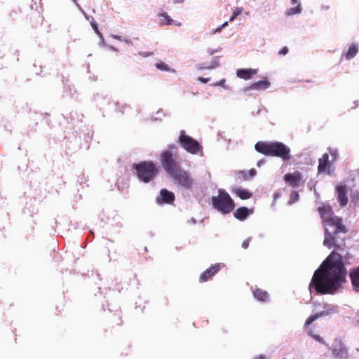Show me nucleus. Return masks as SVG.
Masks as SVG:
<instances>
[{"instance_id": "423d86ee", "label": "nucleus", "mask_w": 359, "mask_h": 359, "mask_svg": "<svg viewBox=\"0 0 359 359\" xmlns=\"http://www.w3.org/2000/svg\"><path fill=\"white\" fill-rule=\"evenodd\" d=\"M161 162L164 170L170 176L182 168L177 155H174L168 150L161 153Z\"/></svg>"}, {"instance_id": "9d476101", "label": "nucleus", "mask_w": 359, "mask_h": 359, "mask_svg": "<svg viewBox=\"0 0 359 359\" xmlns=\"http://www.w3.org/2000/svg\"><path fill=\"white\" fill-rule=\"evenodd\" d=\"M284 180L292 187H297L304 184L302 175L299 171L285 174Z\"/></svg>"}, {"instance_id": "0eeeda50", "label": "nucleus", "mask_w": 359, "mask_h": 359, "mask_svg": "<svg viewBox=\"0 0 359 359\" xmlns=\"http://www.w3.org/2000/svg\"><path fill=\"white\" fill-rule=\"evenodd\" d=\"M174 184L185 190H192L195 182L191 175L185 170L181 168L170 176Z\"/></svg>"}, {"instance_id": "6ab92c4d", "label": "nucleus", "mask_w": 359, "mask_h": 359, "mask_svg": "<svg viewBox=\"0 0 359 359\" xmlns=\"http://www.w3.org/2000/svg\"><path fill=\"white\" fill-rule=\"evenodd\" d=\"M231 191L242 200H246L252 197V194L248 189L242 188H233Z\"/></svg>"}, {"instance_id": "f257e3e1", "label": "nucleus", "mask_w": 359, "mask_h": 359, "mask_svg": "<svg viewBox=\"0 0 359 359\" xmlns=\"http://www.w3.org/2000/svg\"><path fill=\"white\" fill-rule=\"evenodd\" d=\"M346 276L341 256L332 252L314 272L309 285L310 292L315 290L317 294H334L345 282Z\"/></svg>"}, {"instance_id": "c85d7f7f", "label": "nucleus", "mask_w": 359, "mask_h": 359, "mask_svg": "<svg viewBox=\"0 0 359 359\" xmlns=\"http://www.w3.org/2000/svg\"><path fill=\"white\" fill-rule=\"evenodd\" d=\"M243 11V8L237 7L236 8L232 13V15L231 16L229 21L232 22Z\"/></svg>"}, {"instance_id": "4be33fe9", "label": "nucleus", "mask_w": 359, "mask_h": 359, "mask_svg": "<svg viewBox=\"0 0 359 359\" xmlns=\"http://www.w3.org/2000/svg\"><path fill=\"white\" fill-rule=\"evenodd\" d=\"M254 297L259 301L266 302L269 299V294L266 291L260 288H256L252 292Z\"/></svg>"}, {"instance_id": "393cba45", "label": "nucleus", "mask_w": 359, "mask_h": 359, "mask_svg": "<svg viewBox=\"0 0 359 359\" xmlns=\"http://www.w3.org/2000/svg\"><path fill=\"white\" fill-rule=\"evenodd\" d=\"M358 51V46L355 44H352L349 46L348 51L346 53V58L350 60L355 56Z\"/></svg>"}, {"instance_id": "2f4dec72", "label": "nucleus", "mask_w": 359, "mask_h": 359, "mask_svg": "<svg viewBox=\"0 0 359 359\" xmlns=\"http://www.w3.org/2000/svg\"><path fill=\"white\" fill-rule=\"evenodd\" d=\"M288 53V48L287 46L283 47L279 51L278 54L280 55H285Z\"/></svg>"}, {"instance_id": "39448f33", "label": "nucleus", "mask_w": 359, "mask_h": 359, "mask_svg": "<svg viewBox=\"0 0 359 359\" xmlns=\"http://www.w3.org/2000/svg\"><path fill=\"white\" fill-rule=\"evenodd\" d=\"M213 207L223 214L231 212L235 208V204L230 195L224 189L218 190V196L211 198Z\"/></svg>"}, {"instance_id": "a19ab883", "label": "nucleus", "mask_w": 359, "mask_h": 359, "mask_svg": "<svg viewBox=\"0 0 359 359\" xmlns=\"http://www.w3.org/2000/svg\"><path fill=\"white\" fill-rule=\"evenodd\" d=\"M228 25V22H225L222 26L221 27L218 28V30H220L222 27H226V25Z\"/></svg>"}, {"instance_id": "dca6fc26", "label": "nucleus", "mask_w": 359, "mask_h": 359, "mask_svg": "<svg viewBox=\"0 0 359 359\" xmlns=\"http://www.w3.org/2000/svg\"><path fill=\"white\" fill-rule=\"evenodd\" d=\"M337 199L341 206H345L348 203L347 187L346 185H339L337 187Z\"/></svg>"}, {"instance_id": "ddd939ff", "label": "nucleus", "mask_w": 359, "mask_h": 359, "mask_svg": "<svg viewBox=\"0 0 359 359\" xmlns=\"http://www.w3.org/2000/svg\"><path fill=\"white\" fill-rule=\"evenodd\" d=\"M330 168L329 154L325 153L318 159V173H323L327 171V173H330Z\"/></svg>"}, {"instance_id": "1a4fd4ad", "label": "nucleus", "mask_w": 359, "mask_h": 359, "mask_svg": "<svg viewBox=\"0 0 359 359\" xmlns=\"http://www.w3.org/2000/svg\"><path fill=\"white\" fill-rule=\"evenodd\" d=\"M323 308H324L323 311L316 313L309 316L306 319V320L305 321L304 325V328L308 327L311 323H313L318 318H319L320 317L328 316L330 314H332V313L336 312L335 307L333 306L325 304L323 305Z\"/></svg>"}, {"instance_id": "7ed1b4c3", "label": "nucleus", "mask_w": 359, "mask_h": 359, "mask_svg": "<svg viewBox=\"0 0 359 359\" xmlns=\"http://www.w3.org/2000/svg\"><path fill=\"white\" fill-rule=\"evenodd\" d=\"M346 226L342 224L341 218L334 216L332 219H330L325 223V238L323 241V245L328 248L334 247L335 248H339V247L335 243L334 236L339 233H346Z\"/></svg>"}, {"instance_id": "4c0bfd02", "label": "nucleus", "mask_w": 359, "mask_h": 359, "mask_svg": "<svg viewBox=\"0 0 359 359\" xmlns=\"http://www.w3.org/2000/svg\"><path fill=\"white\" fill-rule=\"evenodd\" d=\"M254 359H265V355H259L257 356L256 358H255Z\"/></svg>"}, {"instance_id": "a878e982", "label": "nucleus", "mask_w": 359, "mask_h": 359, "mask_svg": "<svg viewBox=\"0 0 359 359\" xmlns=\"http://www.w3.org/2000/svg\"><path fill=\"white\" fill-rule=\"evenodd\" d=\"M155 67L161 71L175 72V69H172L167 64L163 62L156 63Z\"/></svg>"}, {"instance_id": "f03ea898", "label": "nucleus", "mask_w": 359, "mask_h": 359, "mask_svg": "<svg viewBox=\"0 0 359 359\" xmlns=\"http://www.w3.org/2000/svg\"><path fill=\"white\" fill-rule=\"evenodd\" d=\"M255 149L265 156L278 157L283 161L291 158L290 148L280 142L259 141L255 144Z\"/></svg>"}, {"instance_id": "58836bf2", "label": "nucleus", "mask_w": 359, "mask_h": 359, "mask_svg": "<svg viewBox=\"0 0 359 359\" xmlns=\"http://www.w3.org/2000/svg\"><path fill=\"white\" fill-rule=\"evenodd\" d=\"M218 66V64L217 62H215L214 65H212L211 66L207 67L208 69H212Z\"/></svg>"}, {"instance_id": "c9c22d12", "label": "nucleus", "mask_w": 359, "mask_h": 359, "mask_svg": "<svg viewBox=\"0 0 359 359\" xmlns=\"http://www.w3.org/2000/svg\"><path fill=\"white\" fill-rule=\"evenodd\" d=\"M225 82H226L225 79H222L217 84H215V86H224Z\"/></svg>"}, {"instance_id": "a211bd4d", "label": "nucleus", "mask_w": 359, "mask_h": 359, "mask_svg": "<svg viewBox=\"0 0 359 359\" xmlns=\"http://www.w3.org/2000/svg\"><path fill=\"white\" fill-rule=\"evenodd\" d=\"M349 276L354 290L359 292V266L352 270Z\"/></svg>"}, {"instance_id": "b1692460", "label": "nucleus", "mask_w": 359, "mask_h": 359, "mask_svg": "<svg viewBox=\"0 0 359 359\" xmlns=\"http://www.w3.org/2000/svg\"><path fill=\"white\" fill-rule=\"evenodd\" d=\"M158 18H160L159 24L161 26L163 25H170L173 24V20L165 12L158 13Z\"/></svg>"}, {"instance_id": "2eb2a0df", "label": "nucleus", "mask_w": 359, "mask_h": 359, "mask_svg": "<svg viewBox=\"0 0 359 359\" xmlns=\"http://www.w3.org/2000/svg\"><path fill=\"white\" fill-rule=\"evenodd\" d=\"M332 354L336 358L341 359H349L347 348L341 344L334 346L332 350Z\"/></svg>"}, {"instance_id": "aec40b11", "label": "nucleus", "mask_w": 359, "mask_h": 359, "mask_svg": "<svg viewBox=\"0 0 359 359\" xmlns=\"http://www.w3.org/2000/svg\"><path fill=\"white\" fill-rule=\"evenodd\" d=\"M270 86V82L267 80H262L259 81L257 82H255L252 84H251L248 89L250 90H265L268 88Z\"/></svg>"}, {"instance_id": "473e14b6", "label": "nucleus", "mask_w": 359, "mask_h": 359, "mask_svg": "<svg viewBox=\"0 0 359 359\" xmlns=\"http://www.w3.org/2000/svg\"><path fill=\"white\" fill-rule=\"evenodd\" d=\"M249 243H250V238L245 239L242 243V248L244 249H247L249 246Z\"/></svg>"}, {"instance_id": "37998d69", "label": "nucleus", "mask_w": 359, "mask_h": 359, "mask_svg": "<svg viewBox=\"0 0 359 359\" xmlns=\"http://www.w3.org/2000/svg\"><path fill=\"white\" fill-rule=\"evenodd\" d=\"M119 321L120 322L117 323L118 325H121L122 324V320L121 318L119 319Z\"/></svg>"}, {"instance_id": "cd10ccee", "label": "nucleus", "mask_w": 359, "mask_h": 359, "mask_svg": "<svg viewBox=\"0 0 359 359\" xmlns=\"http://www.w3.org/2000/svg\"><path fill=\"white\" fill-rule=\"evenodd\" d=\"M329 154L331 156L332 162H335L339 157V151L337 149L328 148Z\"/></svg>"}, {"instance_id": "4468645a", "label": "nucleus", "mask_w": 359, "mask_h": 359, "mask_svg": "<svg viewBox=\"0 0 359 359\" xmlns=\"http://www.w3.org/2000/svg\"><path fill=\"white\" fill-rule=\"evenodd\" d=\"M257 69H238L236 76L244 80H249L257 74Z\"/></svg>"}, {"instance_id": "bb28decb", "label": "nucleus", "mask_w": 359, "mask_h": 359, "mask_svg": "<svg viewBox=\"0 0 359 359\" xmlns=\"http://www.w3.org/2000/svg\"><path fill=\"white\" fill-rule=\"evenodd\" d=\"M308 334L309 336H311L314 340L317 341L318 342L323 344H325L324 339L320 335L315 334L313 332V331L312 330V329L310 328L309 330Z\"/></svg>"}, {"instance_id": "e433bc0d", "label": "nucleus", "mask_w": 359, "mask_h": 359, "mask_svg": "<svg viewBox=\"0 0 359 359\" xmlns=\"http://www.w3.org/2000/svg\"><path fill=\"white\" fill-rule=\"evenodd\" d=\"M265 163V161L264 159L261 160V161H259L257 163V166H261L262 164L264 163Z\"/></svg>"}, {"instance_id": "c03bdc74", "label": "nucleus", "mask_w": 359, "mask_h": 359, "mask_svg": "<svg viewBox=\"0 0 359 359\" xmlns=\"http://www.w3.org/2000/svg\"><path fill=\"white\" fill-rule=\"evenodd\" d=\"M357 316H358L357 321L359 323V313L357 315Z\"/></svg>"}, {"instance_id": "f8f14e48", "label": "nucleus", "mask_w": 359, "mask_h": 359, "mask_svg": "<svg viewBox=\"0 0 359 359\" xmlns=\"http://www.w3.org/2000/svg\"><path fill=\"white\" fill-rule=\"evenodd\" d=\"M175 196L173 192L162 189L160 191V196L156 198V202L159 204L167 203L172 204L175 201Z\"/></svg>"}, {"instance_id": "79ce46f5", "label": "nucleus", "mask_w": 359, "mask_h": 359, "mask_svg": "<svg viewBox=\"0 0 359 359\" xmlns=\"http://www.w3.org/2000/svg\"><path fill=\"white\" fill-rule=\"evenodd\" d=\"M169 148H170V149H175V145H170V146H169Z\"/></svg>"}, {"instance_id": "412c9836", "label": "nucleus", "mask_w": 359, "mask_h": 359, "mask_svg": "<svg viewBox=\"0 0 359 359\" xmlns=\"http://www.w3.org/2000/svg\"><path fill=\"white\" fill-rule=\"evenodd\" d=\"M249 210L246 207L238 208L234 212V217L239 220L245 219L249 215Z\"/></svg>"}, {"instance_id": "7c9ffc66", "label": "nucleus", "mask_w": 359, "mask_h": 359, "mask_svg": "<svg viewBox=\"0 0 359 359\" xmlns=\"http://www.w3.org/2000/svg\"><path fill=\"white\" fill-rule=\"evenodd\" d=\"M242 173L244 174V175H243L244 179L245 180H248V179H250L251 177H253L256 175L257 172H256L255 168L250 169L249 170V172H248V175H249L248 177H247V174L245 172H242Z\"/></svg>"}, {"instance_id": "9b49d317", "label": "nucleus", "mask_w": 359, "mask_h": 359, "mask_svg": "<svg viewBox=\"0 0 359 359\" xmlns=\"http://www.w3.org/2000/svg\"><path fill=\"white\" fill-rule=\"evenodd\" d=\"M221 269V264L217 263L212 265L210 267L207 269L203 273H202L199 277V281L201 283H205L211 279L216 273H217Z\"/></svg>"}, {"instance_id": "72a5a7b5", "label": "nucleus", "mask_w": 359, "mask_h": 359, "mask_svg": "<svg viewBox=\"0 0 359 359\" xmlns=\"http://www.w3.org/2000/svg\"><path fill=\"white\" fill-rule=\"evenodd\" d=\"M198 80L200 81L202 83H208L210 80V78H204V77L200 76V77H198Z\"/></svg>"}, {"instance_id": "6e6552de", "label": "nucleus", "mask_w": 359, "mask_h": 359, "mask_svg": "<svg viewBox=\"0 0 359 359\" xmlns=\"http://www.w3.org/2000/svg\"><path fill=\"white\" fill-rule=\"evenodd\" d=\"M178 142L183 149L191 154H196L202 151V146L199 142L186 135L184 130L180 132Z\"/></svg>"}, {"instance_id": "ea45409f", "label": "nucleus", "mask_w": 359, "mask_h": 359, "mask_svg": "<svg viewBox=\"0 0 359 359\" xmlns=\"http://www.w3.org/2000/svg\"><path fill=\"white\" fill-rule=\"evenodd\" d=\"M279 196H280V194L279 193H275L274 195H273L274 200L278 198Z\"/></svg>"}, {"instance_id": "f3484780", "label": "nucleus", "mask_w": 359, "mask_h": 359, "mask_svg": "<svg viewBox=\"0 0 359 359\" xmlns=\"http://www.w3.org/2000/svg\"><path fill=\"white\" fill-rule=\"evenodd\" d=\"M318 211L320 215L321 219L325 223L330 219H332L334 216L333 215V212L330 206L329 205H323L322 207H319L318 208Z\"/></svg>"}, {"instance_id": "20e7f679", "label": "nucleus", "mask_w": 359, "mask_h": 359, "mask_svg": "<svg viewBox=\"0 0 359 359\" xmlns=\"http://www.w3.org/2000/svg\"><path fill=\"white\" fill-rule=\"evenodd\" d=\"M133 167L136 170L138 179L144 183L154 180L158 173V168L152 161H142L133 164Z\"/></svg>"}, {"instance_id": "c756f323", "label": "nucleus", "mask_w": 359, "mask_h": 359, "mask_svg": "<svg viewBox=\"0 0 359 359\" xmlns=\"http://www.w3.org/2000/svg\"><path fill=\"white\" fill-rule=\"evenodd\" d=\"M299 199V194L297 191H292V193L290 194V200L288 201L289 204H292L294 203H295L296 201H297Z\"/></svg>"}, {"instance_id": "f704fd0d", "label": "nucleus", "mask_w": 359, "mask_h": 359, "mask_svg": "<svg viewBox=\"0 0 359 359\" xmlns=\"http://www.w3.org/2000/svg\"><path fill=\"white\" fill-rule=\"evenodd\" d=\"M93 27V29L95 30V32L100 36H101V33L100 32V31L98 30V27H97V25H95V24H93L92 25Z\"/></svg>"}, {"instance_id": "5701e85b", "label": "nucleus", "mask_w": 359, "mask_h": 359, "mask_svg": "<svg viewBox=\"0 0 359 359\" xmlns=\"http://www.w3.org/2000/svg\"><path fill=\"white\" fill-rule=\"evenodd\" d=\"M291 3L293 5L297 4V6L294 8H290V9H288L286 12V15L290 16V15H297V14L301 13L302 6L299 3V0H292Z\"/></svg>"}]
</instances>
